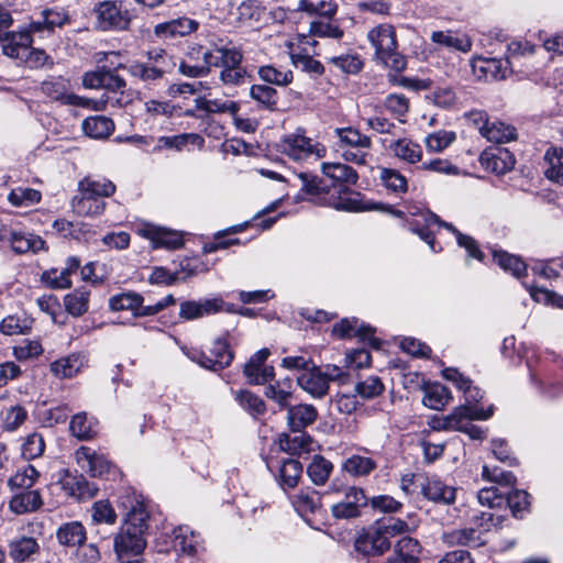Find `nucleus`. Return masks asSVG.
<instances>
[{
    "mask_svg": "<svg viewBox=\"0 0 563 563\" xmlns=\"http://www.w3.org/2000/svg\"><path fill=\"white\" fill-rule=\"evenodd\" d=\"M471 67L473 74L484 80H501L510 73V62L503 58L475 57Z\"/></svg>",
    "mask_w": 563,
    "mask_h": 563,
    "instance_id": "ddd939ff",
    "label": "nucleus"
},
{
    "mask_svg": "<svg viewBox=\"0 0 563 563\" xmlns=\"http://www.w3.org/2000/svg\"><path fill=\"white\" fill-rule=\"evenodd\" d=\"M493 416V407L484 410L483 408L463 405L454 409V411L443 418L434 421L433 429L437 430H459L465 432L473 440L485 438L484 431L473 424L472 420H487Z\"/></svg>",
    "mask_w": 563,
    "mask_h": 563,
    "instance_id": "7ed1b4c3",
    "label": "nucleus"
},
{
    "mask_svg": "<svg viewBox=\"0 0 563 563\" xmlns=\"http://www.w3.org/2000/svg\"><path fill=\"white\" fill-rule=\"evenodd\" d=\"M250 95L267 109H274L278 101L277 90L265 85H253Z\"/></svg>",
    "mask_w": 563,
    "mask_h": 563,
    "instance_id": "338daca9",
    "label": "nucleus"
},
{
    "mask_svg": "<svg viewBox=\"0 0 563 563\" xmlns=\"http://www.w3.org/2000/svg\"><path fill=\"white\" fill-rule=\"evenodd\" d=\"M119 506L126 512L124 523L114 537L113 547L118 559L123 562L125 559L140 555L146 548L144 534L148 512L141 496L134 492H126L120 496Z\"/></svg>",
    "mask_w": 563,
    "mask_h": 563,
    "instance_id": "f257e3e1",
    "label": "nucleus"
},
{
    "mask_svg": "<svg viewBox=\"0 0 563 563\" xmlns=\"http://www.w3.org/2000/svg\"><path fill=\"white\" fill-rule=\"evenodd\" d=\"M174 547L187 554H194L199 544V537L187 526H180L173 531Z\"/></svg>",
    "mask_w": 563,
    "mask_h": 563,
    "instance_id": "3c124183",
    "label": "nucleus"
},
{
    "mask_svg": "<svg viewBox=\"0 0 563 563\" xmlns=\"http://www.w3.org/2000/svg\"><path fill=\"white\" fill-rule=\"evenodd\" d=\"M420 218L423 223L419 219H416L415 222L410 224L411 231L419 235L422 241L429 244L432 251H434V238L433 233L431 232V227L438 224L440 227H444L455 234L457 244L467 251L470 257L476 258L478 261L483 260V252L479 250L476 241L472 236L462 234L451 223L441 221L440 218L433 213L426 212L422 213Z\"/></svg>",
    "mask_w": 563,
    "mask_h": 563,
    "instance_id": "39448f33",
    "label": "nucleus"
},
{
    "mask_svg": "<svg viewBox=\"0 0 563 563\" xmlns=\"http://www.w3.org/2000/svg\"><path fill=\"white\" fill-rule=\"evenodd\" d=\"M223 300L220 298L203 300H186L179 305V318L184 320H196L221 311Z\"/></svg>",
    "mask_w": 563,
    "mask_h": 563,
    "instance_id": "a211bd4d",
    "label": "nucleus"
},
{
    "mask_svg": "<svg viewBox=\"0 0 563 563\" xmlns=\"http://www.w3.org/2000/svg\"><path fill=\"white\" fill-rule=\"evenodd\" d=\"M367 40L375 48V58L385 66L396 71L406 68V58L397 51L396 31L393 25L384 23L374 26L368 31Z\"/></svg>",
    "mask_w": 563,
    "mask_h": 563,
    "instance_id": "f03ea898",
    "label": "nucleus"
},
{
    "mask_svg": "<svg viewBox=\"0 0 563 563\" xmlns=\"http://www.w3.org/2000/svg\"><path fill=\"white\" fill-rule=\"evenodd\" d=\"M471 115L475 123L479 121L484 122V124L479 126V133L489 142L498 144L507 143L515 140L517 136L516 129L509 124L500 121L488 122L484 119V113L482 112H474Z\"/></svg>",
    "mask_w": 563,
    "mask_h": 563,
    "instance_id": "2eb2a0df",
    "label": "nucleus"
},
{
    "mask_svg": "<svg viewBox=\"0 0 563 563\" xmlns=\"http://www.w3.org/2000/svg\"><path fill=\"white\" fill-rule=\"evenodd\" d=\"M33 320L27 317L8 316L0 323V331L5 335L25 334L32 329Z\"/></svg>",
    "mask_w": 563,
    "mask_h": 563,
    "instance_id": "680f3d73",
    "label": "nucleus"
},
{
    "mask_svg": "<svg viewBox=\"0 0 563 563\" xmlns=\"http://www.w3.org/2000/svg\"><path fill=\"white\" fill-rule=\"evenodd\" d=\"M175 303L176 298L172 294L154 305H144L143 296L134 291L120 292L109 299V307L112 311H131L135 318L155 316Z\"/></svg>",
    "mask_w": 563,
    "mask_h": 563,
    "instance_id": "423d86ee",
    "label": "nucleus"
},
{
    "mask_svg": "<svg viewBox=\"0 0 563 563\" xmlns=\"http://www.w3.org/2000/svg\"><path fill=\"white\" fill-rule=\"evenodd\" d=\"M494 260L505 272H509L515 277H521L526 271V264L517 256L505 251H494Z\"/></svg>",
    "mask_w": 563,
    "mask_h": 563,
    "instance_id": "13d9d810",
    "label": "nucleus"
},
{
    "mask_svg": "<svg viewBox=\"0 0 563 563\" xmlns=\"http://www.w3.org/2000/svg\"><path fill=\"white\" fill-rule=\"evenodd\" d=\"M56 538L58 543L63 547H79L82 545L86 540V529L79 521L66 522L57 529Z\"/></svg>",
    "mask_w": 563,
    "mask_h": 563,
    "instance_id": "7c9ffc66",
    "label": "nucleus"
},
{
    "mask_svg": "<svg viewBox=\"0 0 563 563\" xmlns=\"http://www.w3.org/2000/svg\"><path fill=\"white\" fill-rule=\"evenodd\" d=\"M394 155L409 164H415L421 161L422 150L421 146L409 139H400L389 145Z\"/></svg>",
    "mask_w": 563,
    "mask_h": 563,
    "instance_id": "e433bc0d",
    "label": "nucleus"
},
{
    "mask_svg": "<svg viewBox=\"0 0 563 563\" xmlns=\"http://www.w3.org/2000/svg\"><path fill=\"white\" fill-rule=\"evenodd\" d=\"M431 41L462 53H468L472 49V41L467 35H459L452 31H435L431 34Z\"/></svg>",
    "mask_w": 563,
    "mask_h": 563,
    "instance_id": "72a5a7b5",
    "label": "nucleus"
},
{
    "mask_svg": "<svg viewBox=\"0 0 563 563\" xmlns=\"http://www.w3.org/2000/svg\"><path fill=\"white\" fill-rule=\"evenodd\" d=\"M126 81L123 77L119 76L113 70L107 69L104 71L103 81L101 89L120 93V98L115 100V104L119 107L126 106L131 102L132 98L130 93H125Z\"/></svg>",
    "mask_w": 563,
    "mask_h": 563,
    "instance_id": "4c0bfd02",
    "label": "nucleus"
},
{
    "mask_svg": "<svg viewBox=\"0 0 563 563\" xmlns=\"http://www.w3.org/2000/svg\"><path fill=\"white\" fill-rule=\"evenodd\" d=\"M0 242L9 244L16 254L37 253L46 250V242L40 235L18 231L4 225L0 228Z\"/></svg>",
    "mask_w": 563,
    "mask_h": 563,
    "instance_id": "1a4fd4ad",
    "label": "nucleus"
},
{
    "mask_svg": "<svg viewBox=\"0 0 563 563\" xmlns=\"http://www.w3.org/2000/svg\"><path fill=\"white\" fill-rule=\"evenodd\" d=\"M384 108L393 114L399 122H406V115L409 111V99L402 93H390L384 100Z\"/></svg>",
    "mask_w": 563,
    "mask_h": 563,
    "instance_id": "052dcab7",
    "label": "nucleus"
},
{
    "mask_svg": "<svg viewBox=\"0 0 563 563\" xmlns=\"http://www.w3.org/2000/svg\"><path fill=\"white\" fill-rule=\"evenodd\" d=\"M42 91L51 99L60 101L64 104H84L80 96L69 91V82L63 77L43 81Z\"/></svg>",
    "mask_w": 563,
    "mask_h": 563,
    "instance_id": "5701e85b",
    "label": "nucleus"
},
{
    "mask_svg": "<svg viewBox=\"0 0 563 563\" xmlns=\"http://www.w3.org/2000/svg\"><path fill=\"white\" fill-rule=\"evenodd\" d=\"M234 399L245 411H247L253 417L264 415L266 411V405L264 400L250 390L234 391Z\"/></svg>",
    "mask_w": 563,
    "mask_h": 563,
    "instance_id": "603ef678",
    "label": "nucleus"
},
{
    "mask_svg": "<svg viewBox=\"0 0 563 563\" xmlns=\"http://www.w3.org/2000/svg\"><path fill=\"white\" fill-rule=\"evenodd\" d=\"M420 551L421 547L418 540L408 536L398 540L394 548V553L401 556L408 563H418Z\"/></svg>",
    "mask_w": 563,
    "mask_h": 563,
    "instance_id": "0e129e2a",
    "label": "nucleus"
},
{
    "mask_svg": "<svg viewBox=\"0 0 563 563\" xmlns=\"http://www.w3.org/2000/svg\"><path fill=\"white\" fill-rule=\"evenodd\" d=\"M98 25L103 31H124L131 23V15L122 1H103L96 8Z\"/></svg>",
    "mask_w": 563,
    "mask_h": 563,
    "instance_id": "6e6552de",
    "label": "nucleus"
},
{
    "mask_svg": "<svg viewBox=\"0 0 563 563\" xmlns=\"http://www.w3.org/2000/svg\"><path fill=\"white\" fill-rule=\"evenodd\" d=\"M257 74L261 80L280 87H285L292 81L291 70L276 68L273 65L261 66Z\"/></svg>",
    "mask_w": 563,
    "mask_h": 563,
    "instance_id": "5fc2aeb1",
    "label": "nucleus"
},
{
    "mask_svg": "<svg viewBox=\"0 0 563 563\" xmlns=\"http://www.w3.org/2000/svg\"><path fill=\"white\" fill-rule=\"evenodd\" d=\"M9 508L16 515L36 511L43 505L42 496L37 489L13 492Z\"/></svg>",
    "mask_w": 563,
    "mask_h": 563,
    "instance_id": "bb28decb",
    "label": "nucleus"
},
{
    "mask_svg": "<svg viewBox=\"0 0 563 563\" xmlns=\"http://www.w3.org/2000/svg\"><path fill=\"white\" fill-rule=\"evenodd\" d=\"M242 58V53L235 47H216L203 52V62L211 67L240 66Z\"/></svg>",
    "mask_w": 563,
    "mask_h": 563,
    "instance_id": "393cba45",
    "label": "nucleus"
},
{
    "mask_svg": "<svg viewBox=\"0 0 563 563\" xmlns=\"http://www.w3.org/2000/svg\"><path fill=\"white\" fill-rule=\"evenodd\" d=\"M302 474V465L294 459L285 460L279 467V479L282 487L294 488Z\"/></svg>",
    "mask_w": 563,
    "mask_h": 563,
    "instance_id": "864d4df0",
    "label": "nucleus"
},
{
    "mask_svg": "<svg viewBox=\"0 0 563 563\" xmlns=\"http://www.w3.org/2000/svg\"><path fill=\"white\" fill-rule=\"evenodd\" d=\"M188 144L201 148L205 145V140L201 135L197 133H181L170 136H161L157 140V144L154 146V151H161L164 148H174L176 151H181Z\"/></svg>",
    "mask_w": 563,
    "mask_h": 563,
    "instance_id": "473e14b6",
    "label": "nucleus"
},
{
    "mask_svg": "<svg viewBox=\"0 0 563 563\" xmlns=\"http://www.w3.org/2000/svg\"><path fill=\"white\" fill-rule=\"evenodd\" d=\"M481 164L492 173L504 175L515 166L514 155L506 148L485 151L481 155Z\"/></svg>",
    "mask_w": 563,
    "mask_h": 563,
    "instance_id": "4be33fe9",
    "label": "nucleus"
},
{
    "mask_svg": "<svg viewBox=\"0 0 563 563\" xmlns=\"http://www.w3.org/2000/svg\"><path fill=\"white\" fill-rule=\"evenodd\" d=\"M136 233L152 242L153 249L176 250L183 246L180 233L152 223H143L136 229Z\"/></svg>",
    "mask_w": 563,
    "mask_h": 563,
    "instance_id": "9d476101",
    "label": "nucleus"
},
{
    "mask_svg": "<svg viewBox=\"0 0 563 563\" xmlns=\"http://www.w3.org/2000/svg\"><path fill=\"white\" fill-rule=\"evenodd\" d=\"M297 11L308 13L310 15H321L332 18L338 11V4L333 0H300Z\"/></svg>",
    "mask_w": 563,
    "mask_h": 563,
    "instance_id": "79ce46f5",
    "label": "nucleus"
},
{
    "mask_svg": "<svg viewBox=\"0 0 563 563\" xmlns=\"http://www.w3.org/2000/svg\"><path fill=\"white\" fill-rule=\"evenodd\" d=\"M71 208L80 217H97L103 213L106 202L78 188V194L71 199Z\"/></svg>",
    "mask_w": 563,
    "mask_h": 563,
    "instance_id": "a878e982",
    "label": "nucleus"
},
{
    "mask_svg": "<svg viewBox=\"0 0 563 563\" xmlns=\"http://www.w3.org/2000/svg\"><path fill=\"white\" fill-rule=\"evenodd\" d=\"M443 377L448 380L453 382L459 389L465 394V399L468 404L477 402L482 399L481 390L472 385V382L459 373L455 368H445L443 371Z\"/></svg>",
    "mask_w": 563,
    "mask_h": 563,
    "instance_id": "ea45409f",
    "label": "nucleus"
},
{
    "mask_svg": "<svg viewBox=\"0 0 563 563\" xmlns=\"http://www.w3.org/2000/svg\"><path fill=\"white\" fill-rule=\"evenodd\" d=\"M64 490L78 500L92 498L97 492V487L90 485L82 475L67 474L62 479Z\"/></svg>",
    "mask_w": 563,
    "mask_h": 563,
    "instance_id": "2f4dec72",
    "label": "nucleus"
},
{
    "mask_svg": "<svg viewBox=\"0 0 563 563\" xmlns=\"http://www.w3.org/2000/svg\"><path fill=\"white\" fill-rule=\"evenodd\" d=\"M40 477L38 471L31 464H25L16 470L8 479L11 492L30 490Z\"/></svg>",
    "mask_w": 563,
    "mask_h": 563,
    "instance_id": "c9c22d12",
    "label": "nucleus"
},
{
    "mask_svg": "<svg viewBox=\"0 0 563 563\" xmlns=\"http://www.w3.org/2000/svg\"><path fill=\"white\" fill-rule=\"evenodd\" d=\"M420 487L422 495L433 503L450 505L456 498V489L453 486L446 485L438 476L426 477Z\"/></svg>",
    "mask_w": 563,
    "mask_h": 563,
    "instance_id": "6ab92c4d",
    "label": "nucleus"
},
{
    "mask_svg": "<svg viewBox=\"0 0 563 563\" xmlns=\"http://www.w3.org/2000/svg\"><path fill=\"white\" fill-rule=\"evenodd\" d=\"M89 290L85 287L74 290L64 298V306L71 316L79 317L84 314L89 307Z\"/></svg>",
    "mask_w": 563,
    "mask_h": 563,
    "instance_id": "49530a36",
    "label": "nucleus"
},
{
    "mask_svg": "<svg viewBox=\"0 0 563 563\" xmlns=\"http://www.w3.org/2000/svg\"><path fill=\"white\" fill-rule=\"evenodd\" d=\"M42 199L40 190L29 187H16L8 195V201L16 208H27L38 203Z\"/></svg>",
    "mask_w": 563,
    "mask_h": 563,
    "instance_id": "de8ad7c7",
    "label": "nucleus"
},
{
    "mask_svg": "<svg viewBox=\"0 0 563 563\" xmlns=\"http://www.w3.org/2000/svg\"><path fill=\"white\" fill-rule=\"evenodd\" d=\"M322 173L329 178L344 184H355L357 181V173L350 166L341 163H323Z\"/></svg>",
    "mask_w": 563,
    "mask_h": 563,
    "instance_id": "a18cd8bd",
    "label": "nucleus"
},
{
    "mask_svg": "<svg viewBox=\"0 0 563 563\" xmlns=\"http://www.w3.org/2000/svg\"><path fill=\"white\" fill-rule=\"evenodd\" d=\"M311 443L312 439L301 431H294L292 434H282L279 437L280 449L291 455L309 452Z\"/></svg>",
    "mask_w": 563,
    "mask_h": 563,
    "instance_id": "f704fd0d",
    "label": "nucleus"
},
{
    "mask_svg": "<svg viewBox=\"0 0 563 563\" xmlns=\"http://www.w3.org/2000/svg\"><path fill=\"white\" fill-rule=\"evenodd\" d=\"M544 159L549 163V167L544 172L547 178L563 185V148H549L545 152Z\"/></svg>",
    "mask_w": 563,
    "mask_h": 563,
    "instance_id": "c03bdc74",
    "label": "nucleus"
},
{
    "mask_svg": "<svg viewBox=\"0 0 563 563\" xmlns=\"http://www.w3.org/2000/svg\"><path fill=\"white\" fill-rule=\"evenodd\" d=\"M423 391V405L433 410H442L451 399L449 389L441 384L428 385Z\"/></svg>",
    "mask_w": 563,
    "mask_h": 563,
    "instance_id": "a19ab883",
    "label": "nucleus"
},
{
    "mask_svg": "<svg viewBox=\"0 0 563 563\" xmlns=\"http://www.w3.org/2000/svg\"><path fill=\"white\" fill-rule=\"evenodd\" d=\"M199 22L186 15L158 23L154 26L153 33L161 40L185 37L199 29Z\"/></svg>",
    "mask_w": 563,
    "mask_h": 563,
    "instance_id": "4468645a",
    "label": "nucleus"
},
{
    "mask_svg": "<svg viewBox=\"0 0 563 563\" xmlns=\"http://www.w3.org/2000/svg\"><path fill=\"white\" fill-rule=\"evenodd\" d=\"M146 56V62H133L126 69L133 78L147 86H155L173 70L175 62L173 56L163 48H153L147 52Z\"/></svg>",
    "mask_w": 563,
    "mask_h": 563,
    "instance_id": "20e7f679",
    "label": "nucleus"
},
{
    "mask_svg": "<svg viewBox=\"0 0 563 563\" xmlns=\"http://www.w3.org/2000/svg\"><path fill=\"white\" fill-rule=\"evenodd\" d=\"M318 418V411L314 406L300 404L289 406L287 421L292 431H301L312 424Z\"/></svg>",
    "mask_w": 563,
    "mask_h": 563,
    "instance_id": "c85d7f7f",
    "label": "nucleus"
},
{
    "mask_svg": "<svg viewBox=\"0 0 563 563\" xmlns=\"http://www.w3.org/2000/svg\"><path fill=\"white\" fill-rule=\"evenodd\" d=\"M446 542L452 545L481 547L484 544L481 531L474 528L457 529L446 534Z\"/></svg>",
    "mask_w": 563,
    "mask_h": 563,
    "instance_id": "09e8293b",
    "label": "nucleus"
},
{
    "mask_svg": "<svg viewBox=\"0 0 563 563\" xmlns=\"http://www.w3.org/2000/svg\"><path fill=\"white\" fill-rule=\"evenodd\" d=\"M40 551L41 545L33 537H15L9 543L10 558L15 562L32 560L34 555L40 553Z\"/></svg>",
    "mask_w": 563,
    "mask_h": 563,
    "instance_id": "cd10ccee",
    "label": "nucleus"
},
{
    "mask_svg": "<svg viewBox=\"0 0 563 563\" xmlns=\"http://www.w3.org/2000/svg\"><path fill=\"white\" fill-rule=\"evenodd\" d=\"M377 467L376 462L367 456L352 455L343 463V470L352 476H366Z\"/></svg>",
    "mask_w": 563,
    "mask_h": 563,
    "instance_id": "6e6d98bb",
    "label": "nucleus"
},
{
    "mask_svg": "<svg viewBox=\"0 0 563 563\" xmlns=\"http://www.w3.org/2000/svg\"><path fill=\"white\" fill-rule=\"evenodd\" d=\"M332 470L333 465L330 461L321 455H316L307 468V474L316 485H323Z\"/></svg>",
    "mask_w": 563,
    "mask_h": 563,
    "instance_id": "4d7b16f0",
    "label": "nucleus"
},
{
    "mask_svg": "<svg viewBox=\"0 0 563 563\" xmlns=\"http://www.w3.org/2000/svg\"><path fill=\"white\" fill-rule=\"evenodd\" d=\"M292 505L300 515L314 514L321 507V496L316 490H300L292 497Z\"/></svg>",
    "mask_w": 563,
    "mask_h": 563,
    "instance_id": "37998d69",
    "label": "nucleus"
},
{
    "mask_svg": "<svg viewBox=\"0 0 563 563\" xmlns=\"http://www.w3.org/2000/svg\"><path fill=\"white\" fill-rule=\"evenodd\" d=\"M456 139V134L453 131L440 130L429 134L424 144L427 151L430 153H440L449 147Z\"/></svg>",
    "mask_w": 563,
    "mask_h": 563,
    "instance_id": "69168bd1",
    "label": "nucleus"
},
{
    "mask_svg": "<svg viewBox=\"0 0 563 563\" xmlns=\"http://www.w3.org/2000/svg\"><path fill=\"white\" fill-rule=\"evenodd\" d=\"M373 333L374 329L369 325H361L357 328L356 319H342L332 328V334L338 339L358 336L363 341H368L373 347L379 349L380 342L373 336Z\"/></svg>",
    "mask_w": 563,
    "mask_h": 563,
    "instance_id": "aec40b11",
    "label": "nucleus"
},
{
    "mask_svg": "<svg viewBox=\"0 0 563 563\" xmlns=\"http://www.w3.org/2000/svg\"><path fill=\"white\" fill-rule=\"evenodd\" d=\"M80 190L91 194L93 197L102 199L110 197L115 192V185L106 178L87 176L78 184Z\"/></svg>",
    "mask_w": 563,
    "mask_h": 563,
    "instance_id": "58836bf2",
    "label": "nucleus"
},
{
    "mask_svg": "<svg viewBox=\"0 0 563 563\" xmlns=\"http://www.w3.org/2000/svg\"><path fill=\"white\" fill-rule=\"evenodd\" d=\"M232 360L233 353L230 351L228 343L224 340L217 339L208 353H201L198 363L205 368L217 372L229 366Z\"/></svg>",
    "mask_w": 563,
    "mask_h": 563,
    "instance_id": "f3484780",
    "label": "nucleus"
},
{
    "mask_svg": "<svg viewBox=\"0 0 563 563\" xmlns=\"http://www.w3.org/2000/svg\"><path fill=\"white\" fill-rule=\"evenodd\" d=\"M278 151L295 162L318 161L325 156V147L308 137L303 132L283 136L278 143Z\"/></svg>",
    "mask_w": 563,
    "mask_h": 563,
    "instance_id": "0eeeda50",
    "label": "nucleus"
},
{
    "mask_svg": "<svg viewBox=\"0 0 563 563\" xmlns=\"http://www.w3.org/2000/svg\"><path fill=\"white\" fill-rule=\"evenodd\" d=\"M368 506V497L358 487H349L343 500L332 505V515L338 519H350L361 516L362 509Z\"/></svg>",
    "mask_w": 563,
    "mask_h": 563,
    "instance_id": "9b49d317",
    "label": "nucleus"
},
{
    "mask_svg": "<svg viewBox=\"0 0 563 563\" xmlns=\"http://www.w3.org/2000/svg\"><path fill=\"white\" fill-rule=\"evenodd\" d=\"M297 384L314 398L323 397L329 390V385L322 376L321 368L314 364L308 371L300 373L297 377Z\"/></svg>",
    "mask_w": 563,
    "mask_h": 563,
    "instance_id": "b1692460",
    "label": "nucleus"
},
{
    "mask_svg": "<svg viewBox=\"0 0 563 563\" xmlns=\"http://www.w3.org/2000/svg\"><path fill=\"white\" fill-rule=\"evenodd\" d=\"M355 550L363 555H382L390 548L388 541L377 525L363 530L354 541Z\"/></svg>",
    "mask_w": 563,
    "mask_h": 563,
    "instance_id": "f8f14e48",
    "label": "nucleus"
},
{
    "mask_svg": "<svg viewBox=\"0 0 563 563\" xmlns=\"http://www.w3.org/2000/svg\"><path fill=\"white\" fill-rule=\"evenodd\" d=\"M291 380L285 379L283 382H276L269 384L265 388V396L274 400L280 408H288L289 400L291 398Z\"/></svg>",
    "mask_w": 563,
    "mask_h": 563,
    "instance_id": "bf43d9fd",
    "label": "nucleus"
},
{
    "mask_svg": "<svg viewBox=\"0 0 563 563\" xmlns=\"http://www.w3.org/2000/svg\"><path fill=\"white\" fill-rule=\"evenodd\" d=\"M114 122L106 115H91L81 123L84 133L90 139L103 140L109 137L114 131Z\"/></svg>",
    "mask_w": 563,
    "mask_h": 563,
    "instance_id": "c756f323",
    "label": "nucleus"
},
{
    "mask_svg": "<svg viewBox=\"0 0 563 563\" xmlns=\"http://www.w3.org/2000/svg\"><path fill=\"white\" fill-rule=\"evenodd\" d=\"M1 42L4 55L21 60L27 54L33 38L30 36V32L21 27L19 31L5 33Z\"/></svg>",
    "mask_w": 563,
    "mask_h": 563,
    "instance_id": "412c9836",
    "label": "nucleus"
},
{
    "mask_svg": "<svg viewBox=\"0 0 563 563\" xmlns=\"http://www.w3.org/2000/svg\"><path fill=\"white\" fill-rule=\"evenodd\" d=\"M75 456L80 468L93 477H102L111 472V463L102 454L88 446H80Z\"/></svg>",
    "mask_w": 563,
    "mask_h": 563,
    "instance_id": "dca6fc26",
    "label": "nucleus"
},
{
    "mask_svg": "<svg viewBox=\"0 0 563 563\" xmlns=\"http://www.w3.org/2000/svg\"><path fill=\"white\" fill-rule=\"evenodd\" d=\"M335 134L340 139V142L350 148H369L372 145V141L367 135L352 128L335 129Z\"/></svg>",
    "mask_w": 563,
    "mask_h": 563,
    "instance_id": "e2e57ef3",
    "label": "nucleus"
},
{
    "mask_svg": "<svg viewBox=\"0 0 563 563\" xmlns=\"http://www.w3.org/2000/svg\"><path fill=\"white\" fill-rule=\"evenodd\" d=\"M81 367L82 358L76 354L59 358L51 364V371L59 378H71Z\"/></svg>",
    "mask_w": 563,
    "mask_h": 563,
    "instance_id": "8fccbe9b",
    "label": "nucleus"
},
{
    "mask_svg": "<svg viewBox=\"0 0 563 563\" xmlns=\"http://www.w3.org/2000/svg\"><path fill=\"white\" fill-rule=\"evenodd\" d=\"M45 450V442L43 437L40 433H31L29 434L21 448V452L24 459L33 460L40 457Z\"/></svg>",
    "mask_w": 563,
    "mask_h": 563,
    "instance_id": "774afa93",
    "label": "nucleus"
}]
</instances>
